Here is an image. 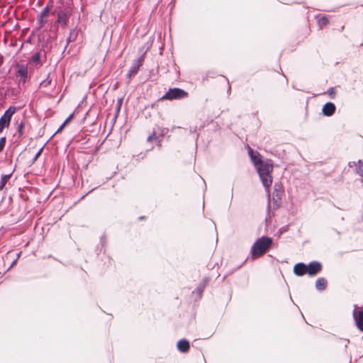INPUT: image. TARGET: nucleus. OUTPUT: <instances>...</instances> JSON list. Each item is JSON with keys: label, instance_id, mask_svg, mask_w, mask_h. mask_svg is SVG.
<instances>
[{"label": "nucleus", "instance_id": "8", "mask_svg": "<svg viewBox=\"0 0 363 363\" xmlns=\"http://www.w3.org/2000/svg\"><path fill=\"white\" fill-rule=\"evenodd\" d=\"M307 266V274L310 277L315 276L322 270V264L318 261H313Z\"/></svg>", "mask_w": 363, "mask_h": 363}, {"label": "nucleus", "instance_id": "13", "mask_svg": "<svg viewBox=\"0 0 363 363\" xmlns=\"http://www.w3.org/2000/svg\"><path fill=\"white\" fill-rule=\"evenodd\" d=\"M248 153L252 162L254 163L255 167L259 165V164L262 162L259 153L257 152H254L253 150L250 147L248 148Z\"/></svg>", "mask_w": 363, "mask_h": 363}, {"label": "nucleus", "instance_id": "19", "mask_svg": "<svg viewBox=\"0 0 363 363\" xmlns=\"http://www.w3.org/2000/svg\"><path fill=\"white\" fill-rule=\"evenodd\" d=\"M284 189L280 182H276L274 185V191L272 195H283Z\"/></svg>", "mask_w": 363, "mask_h": 363}, {"label": "nucleus", "instance_id": "18", "mask_svg": "<svg viewBox=\"0 0 363 363\" xmlns=\"http://www.w3.org/2000/svg\"><path fill=\"white\" fill-rule=\"evenodd\" d=\"M78 34V30L76 28H73L69 31V36L67 38V45L65 48L69 43L74 42L77 40Z\"/></svg>", "mask_w": 363, "mask_h": 363}, {"label": "nucleus", "instance_id": "27", "mask_svg": "<svg viewBox=\"0 0 363 363\" xmlns=\"http://www.w3.org/2000/svg\"><path fill=\"white\" fill-rule=\"evenodd\" d=\"M6 137H2L0 138V150L1 151H3L5 145H6Z\"/></svg>", "mask_w": 363, "mask_h": 363}, {"label": "nucleus", "instance_id": "9", "mask_svg": "<svg viewBox=\"0 0 363 363\" xmlns=\"http://www.w3.org/2000/svg\"><path fill=\"white\" fill-rule=\"evenodd\" d=\"M50 13V6L47 5L42 11L38 15L37 21L39 24V28H43L48 22V17Z\"/></svg>", "mask_w": 363, "mask_h": 363}, {"label": "nucleus", "instance_id": "25", "mask_svg": "<svg viewBox=\"0 0 363 363\" xmlns=\"http://www.w3.org/2000/svg\"><path fill=\"white\" fill-rule=\"evenodd\" d=\"M52 79H50L49 76L41 82V85L46 87L51 84Z\"/></svg>", "mask_w": 363, "mask_h": 363}, {"label": "nucleus", "instance_id": "11", "mask_svg": "<svg viewBox=\"0 0 363 363\" xmlns=\"http://www.w3.org/2000/svg\"><path fill=\"white\" fill-rule=\"evenodd\" d=\"M336 110L335 105L332 102H327L322 108V113L325 116H333Z\"/></svg>", "mask_w": 363, "mask_h": 363}, {"label": "nucleus", "instance_id": "30", "mask_svg": "<svg viewBox=\"0 0 363 363\" xmlns=\"http://www.w3.org/2000/svg\"><path fill=\"white\" fill-rule=\"evenodd\" d=\"M328 94L332 96V95H335V91H334V89L333 88H330L328 91ZM334 96H332V98H333Z\"/></svg>", "mask_w": 363, "mask_h": 363}, {"label": "nucleus", "instance_id": "16", "mask_svg": "<svg viewBox=\"0 0 363 363\" xmlns=\"http://www.w3.org/2000/svg\"><path fill=\"white\" fill-rule=\"evenodd\" d=\"M327 280L323 277H319L315 281V288L318 291H323L325 289L327 286Z\"/></svg>", "mask_w": 363, "mask_h": 363}, {"label": "nucleus", "instance_id": "7", "mask_svg": "<svg viewBox=\"0 0 363 363\" xmlns=\"http://www.w3.org/2000/svg\"><path fill=\"white\" fill-rule=\"evenodd\" d=\"M144 57L145 53L133 61L128 72L127 73V78L130 79L133 76H135L138 74L140 67L142 66L144 61Z\"/></svg>", "mask_w": 363, "mask_h": 363}, {"label": "nucleus", "instance_id": "2", "mask_svg": "<svg viewBox=\"0 0 363 363\" xmlns=\"http://www.w3.org/2000/svg\"><path fill=\"white\" fill-rule=\"evenodd\" d=\"M272 244V239L262 236L257 239L251 247V257L255 259L264 255Z\"/></svg>", "mask_w": 363, "mask_h": 363}, {"label": "nucleus", "instance_id": "15", "mask_svg": "<svg viewBox=\"0 0 363 363\" xmlns=\"http://www.w3.org/2000/svg\"><path fill=\"white\" fill-rule=\"evenodd\" d=\"M352 164H353L356 167V174H358L359 177H363V160H359L357 162H350L349 166L352 167Z\"/></svg>", "mask_w": 363, "mask_h": 363}, {"label": "nucleus", "instance_id": "4", "mask_svg": "<svg viewBox=\"0 0 363 363\" xmlns=\"http://www.w3.org/2000/svg\"><path fill=\"white\" fill-rule=\"evenodd\" d=\"M18 110V108L13 106L9 107L4 113L0 118V133L3 131L5 128L9 126L13 115Z\"/></svg>", "mask_w": 363, "mask_h": 363}, {"label": "nucleus", "instance_id": "21", "mask_svg": "<svg viewBox=\"0 0 363 363\" xmlns=\"http://www.w3.org/2000/svg\"><path fill=\"white\" fill-rule=\"evenodd\" d=\"M12 173L9 174H3L1 175V178L0 180V191L4 189L5 185L6 184L8 180L11 178Z\"/></svg>", "mask_w": 363, "mask_h": 363}, {"label": "nucleus", "instance_id": "14", "mask_svg": "<svg viewBox=\"0 0 363 363\" xmlns=\"http://www.w3.org/2000/svg\"><path fill=\"white\" fill-rule=\"evenodd\" d=\"M190 345L188 340L185 339L180 340L177 342V349L181 352H187L189 350Z\"/></svg>", "mask_w": 363, "mask_h": 363}, {"label": "nucleus", "instance_id": "32", "mask_svg": "<svg viewBox=\"0 0 363 363\" xmlns=\"http://www.w3.org/2000/svg\"><path fill=\"white\" fill-rule=\"evenodd\" d=\"M139 218H140V220H142V219H144V217H143V216H141V217H140Z\"/></svg>", "mask_w": 363, "mask_h": 363}, {"label": "nucleus", "instance_id": "24", "mask_svg": "<svg viewBox=\"0 0 363 363\" xmlns=\"http://www.w3.org/2000/svg\"><path fill=\"white\" fill-rule=\"evenodd\" d=\"M328 22H329L328 19L325 16L320 18L318 20V23L320 26L327 25L328 23Z\"/></svg>", "mask_w": 363, "mask_h": 363}, {"label": "nucleus", "instance_id": "20", "mask_svg": "<svg viewBox=\"0 0 363 363\" xmlns=\"http://www.w3.org/2000/svg\"><path fill=\"white\" fill-rule=\"evenodd\" d=\"M40 51L39 52H36L35 53H34L30 60V62H33L35 65H40L41 66L42 65V62H40Z\"/></svg>", "mask_w": 363, "mask_h": 363}, {"label": "nucleus", "instance_id": "17", "mask_svg": "<svg viewBox=\"0 0 363 363\" xmlns=\"http://www.w3.org/2000/svg\"><path fill=\"white\" fill-rule=\"evenodd\" d=\"M281 195H272V197H270V203L272 201L273 208L277 210L279 208L281 201Z\"/></svg>", "mask_w": 363, "mask_h": 363}, {"label": "nucleus", "instance_id": "5", "mask_svg": "<svg viewBox=\"0 0 363 363\" xmlns=\"http://www.w3.org/2000/svg\"><path fill=\"white\" fill-rule=\"evenodd\" d=\"M188 93L184 89L179 88L169 89L168 91L162 97V99L174 100L185 98Z\"/></svg>", "mask_w": 363, "mask_h": 363}, {"label": "nucleus", "instance_id": "3", "mask_svg": "<svg viewBox=\"0 0 363 363\" xmlns=\"http://www.w3.org/2000/svg\"><path fill=\"white\" fill-rule=\"evenodd\" d=\"M16 77L18 78V88L25 86L28 78V67L23 64H17L16 70Z\"/></svg>", "mask_w": 363, "mask_h": 363}, {"label": "nucleus", "instance_id": "28", "mask_svg": "<svg viewBox=\"0 0 363 363\" xmlns=\"http://www.w3.org/2000/svg\"><path fill=\"white\" fill-rule=\"evenodd\" d=\"M43 150V147H42L35 154V157H33V162L37 160V159L40 157Z\"/></svg>", "mask_w": 363, "mask_h": 363}, {"label": "nucleus", "instance_id": "22", "mask_svg": "<svg viewBox=\"0 0 363 363\" xmlns=\"http://www.w3.org/2000/svg\"><path fill=\"white\" fill-rule=\"evenodd\" d=\"M208 282V279H203V284H199V286H197V288L195 289V291H196V293H198V294L201 296V294L204 290V288L206 286V283Z\"/></svg>", "mask_w": 363, "mask_h": 363}, {"label": "nucleus", "instance_id": "29", "mask_svg": "<svg viewBox=\"0 0 363 363\" xmlns=\"http://www.w3.org/2000/svg\"><path fill=\"white\" fill-rule=\"evenodd\" d=\"M157 137H156V133L154 131L150 135L148 136L147 138V141L148 142H150L152 141L153 139H155Z\"/></svg>", "mask_w": 363, "mask_h": 363}, {"label": "nucleus", "instance_id": "6", "mask_svg": "<svg viewBox=\"0 0 363 363\" xmlns=\"http://www.w3.org/2000/svg\"><path fill=\"white\" fill-rule=\"evenodd\" d=\"M72 14V9L70 6L65 9L60 10L57 13V22L61 25L62 28H65L68 23V19Z\"/></svg>", "mask_w": 363, "mask_h": 363}, {"label": "nucleus", "instance_id": "10", "mask_svg": "<svg viewBox=\"0 0 363 363\" xmlns=\"http://www.w3.org/2000/svg\"><path fill=\"white\" fill-rule=\"evenodd\" d=\"M353 316L357 328L363 332V308H361L360 310L357 311V307L355 306Z\"/></svg>", "mask_w": 363, "mask_h": 363}, {"label": "nucleus", "instance_id": "1", "mask_svg": "<svg viewBox=\"0 0 363 363\" xmlns=\"http://www.w3.org/2000/svg\"><path fill=\"white\" fill-rule=\"evenodd\" d=\"M257 171L259 176L260 180L263 186L265 188L266 193L267 194V211L270 213V186L272 184V177L271 172L273 170L272 164L262 162L259 165L256 166Z\"/></svg>", "mask_w": 363, "mask_h": 363}, {"label": "nucleus", "instance_id": "23", "mask_svg": "<svg viewBox=\"0 0 363 363\" xmlns=\"http://www.w3.org/2000/svg\"><path fill=\"white\" fill-rule=\"evenodd\" d=\"M73 118V114H71L69 116L68 118L63 122V123L59 127V128L55 132V134L60 133L62 131V130L64 128L65 125Z\"/></svg>", "mask_w": 363, "mask_h": 363}, {"label": "nucleus", "instance_id": "31", "mask_svg": "<svg viewBox=\"0 0 363 363\" xmlns=\"http://www.w3.org/2000/svg\"><path fill=\"white\" fill-rule=\"evenodd\" d=\"M121 103H122V99H120V100H118V110L120 109V107H121Z\"/></svg>", "mask_w": 363, "mask_h": 363}, {"label": "nucleus", "instance_id": "12", "mask_svg": "<svg viewBox=\"0 0 363 363\" xmlns=\"http://www.w3.org/2000/svg\"><path fill=\"white\" fill-rule=\"evenodd\" d=\"M294 273L298 277L303 276L307 273V266L303 262H299L294 265Z\"/></svg>", "mask_w": 363, "mask_h": 363}, {"label": "nucleus", "instance_id": "26", "mask_svg": "<svg viewBox=\"0 0 363 363\" xmlns=\"http://www.w3.org/2000/svg\"><path fill=\"white\" fill-rule=\"evenodd\" d=\"M23 127H24V123L23 121H21L18 125V133L19 136H21L23 135Z\"/></svg>", "mask_w": 363, "mask_h": 363}]
</instances>
